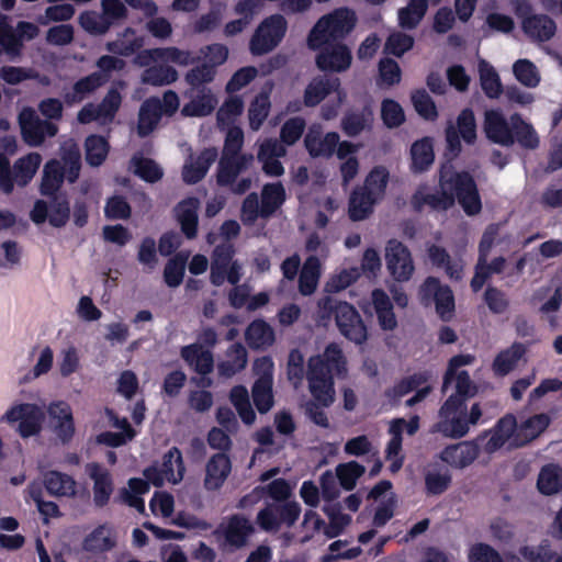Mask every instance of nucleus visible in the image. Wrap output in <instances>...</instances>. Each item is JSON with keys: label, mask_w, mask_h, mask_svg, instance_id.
<instances>
[{"label": "nucleus", "mask_w": 562, "mask_h": 562, "mask_svg": "<svg viewBox=\"0 0 562 562\" xmlns=\"http://www.w3.org/2000/svg\"><path fill=\"white\" fill-rule=\"evenodd\" d=\"M379 202L372 199L360 187L355 189L349 200V216L352 221H362L367 218Z\"/></svg>", "instance_id": "nucleus-49"}, {"label": "nucleus", "mask_w": 562, "mask_h": 562, "mask_svg": "<svg viewBox=\"0 0 562 562\" xmlns=\"http://www.w3.org/2000/svg\"><path fill=\"white\" fill-rule=\"evenodd\" d=\"M323 510L329 520L324 528V535L328 539L339 536L351 522V516L342 513L337 505H327Z\"/></svg>", "instance_id": "nucleus-55"}, {"label": "nucleus", "mask_w": 562, "mask_h": 562, "mask_svg": "<svg viewBox=\"0 0 562 562\" xmlns=\"http://www.w3.org/2000/svg\"><path fill=\"white\" fill-rule=\"evenodd\" d=\"M106 81V76L94 72L78 80L70 92L65 94V101L69 104L78 103L89 97Z\"/></svg>", "instance_id": "nucleus-44"}, {"label": "nucleus", "mask_w": 562, "mask_h": 562, "mask_svg": "<svg viewBox=\"0 0 562 562\" xmlns=\"http://www.w3.org/2000/svg\"><path fill=\"white\" fill-rule=\"evenodd\" d=\"M479 439L483 441L482 449L486 453L522 446L517 420L512 414L502 417L493 428L485 431Z\"/></svg>", "instance_id": "nucleus-9"}, {"label": "nucleus", "mask_w": 562, "mask_h": 562, "mask_svg": "<svg viewBox=\"0 0 562 562\" xmlns=\"http://www.w3.org/2000/svg\"><path fill=\"white\" fill-rule=\"evenodd\" d=\"M52 426L63 440L69 439L74 434L72 414L70 407L63 402L52 404L48 408Z\"/></svg>", "instance_id": "nucleus-37"}, {"label": "nucleus", "mask_w": 562, "mask_h": 562, "mask_svg": "<svg viewBox=\"0 0 562 562\" xmlns=\"http://www.w3.org/2000/svg\"><path fill=\"white\" fill-rule=\"evenodd\" d=\"M335 472L340 486L346 491H351L364 473V467L356 461H349L338 464Z\"/></svg>", "instance_id": "nucleus-60"}, {"label": "nucleus", "mask_w": 562, "mask_h": 562, "mask_svg": "<svg viewBox=\"0 0 562 562\" xmlns=\"http://www.w3.org/2000/svg\"><path fill=\"white\" fill-rule=\"evenodd\" d=\"M252 532L251 522L247 518L236 515L224 520L215 535L224 549L233 550L244 547Z\"/></svg>", "instance_id": "nucleus-18"}, {"label": "nucleus", "mask_w": 562, "mask_h": 562, "mask_svg": "<svg viewBox=\"0 0 562 562\" xmlns=\"http://www.w3.org/2000/svg\"><path fill=\"white\" fill-rule=\"evenodd\" d=\"M115 541L116 536L112 527L101 525L86 537L83 548L88 551L102 552L113 548Z\"/></svg>", "instance_id": "nucleus-46"}, {"label": "nucleus", "mask_w": 562, "mask_h": 562, "mask_svg": "<svg viewBox=\"0 0 562 562\" xmlns=\"http://www.w3.org/2000/svg\"><path fill=\"white\" fill-rule=\"evenodd\" d=\"M244 101L238 95L229 97L217 111V123L222 127H228L243 113Z\"/></svg>", "instance_id": "nucleus-63"}, {"label": "nucleus", "mask_w": 562, "mask_h": 562, "mask_svg": "<svg viewBox=\"0 0 562 562\" xmlns=\"http://www.w3.org/2000/svg\"><path fill=\"white\" fill-rule=\"evenodd\" d=\"M285 201V190L281 183L266 184L261 192V217L273 214Z\"/></svg>", "instance_id": "nucleus-50"}, {"label": "nucleus", "mask_w": 562, "mask_h": 562, "mask_svg": "<svg viewBox=\"0 0 562 562\" xmlns=\"http://www.w3.org/2000/svg\"><path fill=\"white\" fill-rule=\"evenodd\" d=\"M252 398L260 413H267L273 405L272 381L258 378L252 387Z\"/></svg>", "instance_id": "nucleus-62"}, {"label": "nucleus", "mask_w": 562, "mask_h": 562, "mask_svg": "<svg viewBox=\"0 0 562 562\" xmlns=\"http://www.w3.org/2000/svg\"><path fill=\"white\" fill-rule=\"evenodd\" d=\"M482 408L474 403L470 411L463 398L450 395L439 411L436 430L449 438L464 437L482 417Z\"/></svg>", "instance_id": "nucleus-3"}, {"label": "nucleus", "mask_w": 562, "mask_h": 562, "mask_svg": "<svg viewBox=\"0 0 562 562\" xmlns=\"http://www.w3.org/2000/svg\"><path fill=\"white\" fill-rule=\"evenodd\" d=\"M385 266L390 276L397 282L408 281L415 271L409 249L401 241L391 239L384 250Z\"/></svg>", "instance_id": "nucleus-15"}, {"label": "nucleus", "mask_w": 562, "mask_h": 562, "mask_svg": "<svg viewBox=\"0 0 562 562\" xmlns=\"http://www.w3.org/2000/svg\"><path fill=\"white\" fill-rule=\"evenodd\" d=\"M549 424L550 417L547 414H537L520 423L518 434L522 446L539 437Z\"/></svg>", "instance_id": "nucleus-53"}, {"label": "nucleus", "mask_w": 562, "mask_h": 562, "mask_svg": "<svg viewBox=\"0 0 562 562\" xmlns=\"http://www.w3.org/2000/svg\"><path fill=\"white\" fill-rule=\"evenodd\" d=\"M514 11L521 19V29L526 36L532 42H547L555 32V22L544 14H531V5L526 0H515Z\"/></svg>", "instance_id": "nucleus-11"}, {"label": "nucleus", "mask_w": 562, "mask_h": 562, "mask_svg": "<svg viewBox=\"0 0 562 562\" xmlns=\"http://www.w3.org/2000/svg\"><path fill=\"white\" fill-rule=\"evenodd\" d=\"M322 48L323 50L316 57L319 69L333 72H342L349 69L352 55L345 44L333 43Z\"/></svg>", "instance_id": "nucleus-24"}, {"label": "nucleus", "mask_w": 562, "mask_h": 562, "mask_svg": "<svg viewBox=\"0 0 562 562\" xmlns=\"http://www.w3.org/2000/svg\"><path fill=\"white\" fill-rule=\"evenodd\" d=\"M459 137L467 144H472L476 139L475 117L470 109H464L459 114L456 125L450 124L446 130L447 147L452 157H456L461 151Z\"/></svg>", "instance_id": "nucleus-21"}, {"label": "nucleus", "mask_w": 562, "mask_h": 562, "mask_svg": "<svg viewBox=\"0 0 562 562\" xmlns=\"http://www.w3.org/2000/svg\"><path fill=\"white\" fill-rule=\"evenodd\" d=\"M346 361L341 353H316L308 360L310 391L318 404L328 406L334 401V376L345 372Z\"/></svg>", "instance_id": "nucleus-2"}, {"label": "nucleus", "mask_w": 562, "mask_h": 562, "mask_svg": "<svg viewBox=\"0 0 562 562\" xmlns=\"http://www.w3.org/2000/svg\"><path fill=\"white\" fill-rule=\"evenodd\" d=\"M234 249L229 244L217 246L213 252L211 265V282L221 285L225 281L232 284L239 282L241 278V266L233 259Z\"/></svg>", "instance_id": "nucleus-14"}, {"label": "nucleus", "mask_w": 562, "mask_h": 562, "mask_svg": "<svg viewBox=\"0 0 562 562\" xmlns=\"http://www.w3.org/2000/svg\"><path fill=\"white\" fill-rule=\"evenodd\" d=\"M42 164V156L37 153H30L15 160L12 168L14 184L26 186L36 175Z\"/></svg>", "instance_id": "nucleus-40"}, {"label": "nucleus", "mask_w": 562, "mask_h": 562, "mask_svg": "<svg viewBox=\"0 0 562 562\" xmlns=\"http://www.w3.org/2000/svg\"><path fill=\"white\" fill-rule=\"evenodd\" d=\"M43 418L42 408L29 403L13 405L2 417L7 423L14 425L22 437L36 435Z\"/></svg>", "instance_id": "nucleus-16"}, {"label": "nucleus", "mask_w": 562, "mask_h": 562, "mask_svg": "<svg viewBox=\"0 0 562 562\" xmlns=\"http://www.w3.org/2000/svg\"><path fill=\"white\" fill-rule=\"evenodd\" d=\"M190 101L181 110L184 116H206L211 114L217 105V98L210 88L198 89L189 94Z\"/></svg>", "instance_id": "nucleus-31"}, {"label": "nucleus", "mask_w": 562, "mask_h": 562, "mask_svg": "<svg viewBox=\"0 0 562 562\" xmlns=\"http://www.w3.org/2000/svg\"><path fill=\"white\" fill-rule=\"evenodd\" d=\"M161 117L160 100L153 98L146 100L139 110L137 132L140 136L151 133Z\"/></svg>", "instance_id": "nucleus-43"}, {"label": "nucleus", "mask_w": 562, "mask_h": 562, "mask_svg": "<svg viewBox=\"0 0 562 562\" xmlns=\"http://www.w3.org/2000/svg\"><path fill=\"white\" fill-rule=\"evenodd\" d=\"M43 483L47 492L57 497H74L77 493L76 481L64 473L49 471L44 474Z\"/></svg>", "instance_id": "nucleus-39"}, {"label": "nucleus", "mask_w": 562, "mask_h": 562, "mask_svg": "<svg viewBox=\"0 0 562 562\" xmlns=\"http://www.w3.org/2000/svg\"><path fill=\"white\" fill-rule=\"evenodd\" d=\"M484 131L486 136L494 143L501 145H512L514 143L512 119L508 122L498 110L485 112Z\"/></svg>", "instance_id": "nucleus-27"}, {"label": "nucleus", "mask_w": 562, "mask_h": 562, "mask_svg": "<svg viewBox=\"0 0 562 562\" xmlns=\"http://www.w3.org/2000/svg\"><path fill=\"white\" fill-rule=\"evenodd\" d=\"M19 123L24 142L33 147L40 146L46 137H53L58 132L54 123L40 120L30 108L21 111Z\"/></svg>", "instance_id": "nucleus-19"}, {"label": "nucleus", "mask_w": 562, "mask_h": 562, "mask_svg": "<svg viewBox=\"0 0 562 562\" xmlns=\"http://www.w3.org/2000/svg\"><path fill=\"white\" fill-rule=\"evenodd\" d=\"M122 97L115 89L110 90L102 102L98 105L88 103L78 113V121L81 124L97 122L100 125L110 124L120 109Z\"/></svg>", "instance_id": "nucleus-20"}, {"label": "nucleus", "mask_w": 562, "mask_h": 562, "mask_svg": "<svg viewBox=\"0 0 562 562\" xmlns=\"http://www.w3.org/2000/svg\"><path fill=\"white\" fill-rule=\"evenodd\" d=\"M157 64V66L149 67L143 72V82L153 86H164L172 83L178 79V72L175 68L165 65L166 63Z\"/></svg>", "instance_id": "nucleus-58"}, {"label": "nucleus", "mask_w": 562, "mask_h": 562, "mask_svg": "<svg viewBox=\"0 0 562 562\" xmlns=\"http://www.w3.org/2000/svg\"><path fill=\"white\" fill-rule=\"evenodd\" d=\"M86 160L90 166L98 167L109 154L108 140L98 135H91L86 139Z\"/></svg>", "instance_id": "nucleus-59"}, {"label": "nucleus", "mask_w": 562, "mask_h": 562, "mask_svg": "<svg viewBox=\"0 0 562 562\" xmlns=\"http://www.w3.org/2000/svg\"><path fill=\"white\" fill-rule=\"evenodd\" d=\"M184 465L179 449L172 448L165 456L160 468L150 467L144 471L145 477L155 486L165 483L177 484L183 479Z\"/></svg>", "instance_id": "nucleus-17"}, {"label": "nucleus", "mask_w": 562, "mask_h": 562, "mask_svg": "<svg viewBox=\"0 0 562 562\" xmlns=\"http://www.w3.org/2000/svg\"><path fill=\"white\" fill-rule=\"evenodd\" d=\"M286 31V21L280 14L263 20L250 41V52L254 55H263L272 50L283 38Z\"/></svg>", "instance_id": "nucleus-12"}, {"label": "nucleus", "mask_w": 562, "mask_h": 562, "mask_svg": "<svg viewBox=\"0 0 562 562\" xmlns=\"http://www.w3.org/2000/svg\"><path fill=\"white\" fill-rule=\"evenodd\" d=\"M193 61L194 57L190 52L177 47L146 49L134 59V63L140 67L149 66L151 63H173L179 66H189Z\"/></svg>", "instance_id": "nucleus-25"}, {"label": "nucleus", "mask_w": 562, "mask_h": 562, "mask_svg": "<svg viewBox=\"0 0 562 562\" xmlns=\"http://www.w3.org/2000/svg\"><path fill=\"white\" fill-rule=\"evenodd\" d=\"M108 416L110 418L111 425L117 429H121V432H103L98 436V442L104 443L110 447H120L125 445L127 441H131L136 432L133 430L126 420V418H119L112 412H108Z\"/></svg>", "instance_id": "nucleus-41"}, {"label": "nucleus", "mask_w": 562, "mask_h": 562, "mask_svg": "<svg viewBox=\"0 0 562 562\" xmlns=\"http://www.w3.org/2000/svg\"><path fill=\"white\" fill-rule=\"evenodd\" d=\"M372 304L381 328L384 330L394 329L397 321L389 295L382 290H374L372 292Z\"/></svg>", "instance_id": "nucleus-42"}, {"label": "nucleus", "mask_w": 562, "mask_h": 562, "mask_svg": "<svg viewBox=\"0 0 562 562\" xmlns=\"http://www.w3.org/2000/svg\"><path fill=\"white\" fill-rule=\"evenodd\" d=\"M432 385L434 382L430 374L418 373L401 381L389 395L393 398H400L409 392H415V395L406 401L407 406H413L422 402L429 394Z\"/></svg>", "instance_id": "nucleus-26"}, {"label": "nucleus", "mask_w": 562, "mask_h": 562, "mask_svg": "<svg viewBox=\"0 0 562 562\" xmlns=\"http://www.w3.org/2000/svg\"><path fill=\"white\" fill-rule=\"evenodd\" d=\"M389 179L390 172L387 168L384 166H375L367 175L363 186L360 188L372 196V199L380 202L385 195Z\"/></svg>", "instance_id": "nucleus-45"}, {"label": "nucleus", "mask_w": 562, "mask_h": 562, "mask_svg": "<svg viewBox=\"0 0 562 562\" xmlns=\"http://www.w3.org/2000/svg\"><path fill=\"white\" fill-rule=\"evenodd\" d=\"M497 237V227L490 226L483 234L482 240L480 243V258L476 265L475 274L471 281V288L474 292H477L482 289L483 284L487 280V273L484 272L485 269V257L490 249L492 248L495 239Z\"/></svg>", "instance_id": "nucleus-38"}, {"label": "nucleus", "mask_w": 562, "mask_h": 562, "mask_svg": "<svg viewBox=\"0 0 562 562\" xmlns=\"http://www.w3.org/2000/svg\"><path fill=\"white\" fill-rule=\"evenodd\" d=\"M428 8L427 0H411L408 5L398 10V23L404 29L416 27Z\"/></svg>", "instance_id": "nucleus-56"}, {"label": "nucleus", "mask_w": 562, "mask_h": 562, "mask_svg": "<svg viewBox=\"0 0 562 562\" xmlns=\"http://www.w3.org/2000/svg\"><path fill=\"white\" fill-rule=\"evenodd\" d=\"M319 310L325 317V313L335 312L337 326L341 334L349 340L361 344L367 339V328L363 325L358 312L346 302L334 303L327 297L318 303Z\"/></svg>", "instance_id": "nucleus-8"}, {"label": "nucleus", "mask_w": 562, "mask_h": 562, "mask_svg": "<svg viewBox=\"0 0 562 562\" xmlns=\"http://www.w3.org/2000/svg\"><path fill=\"white\" fill-rule=\"evenodd\" d=\"M418 295L420 301L428 305L435 303L436 313L443 321L452 318L454 313V296L448 285H443L436 278L429 277L420 285Z\"/></svg>", "instance_id": "nucleus-13"}, {"label": "nucleus", "mask_w": 562, "mask_h": 562, "mask_svg": "<svg viewBox=\"0 0 562 562\" xmlns=\"http://www.w3.org/2000/svg\"><path fill=\"white\" fill-rule=\"evenodd\" d=\"M86 471L93 481L94 503L98 506L105 505L113 492V484L109 471L95 463L88 464Z\"/></svg>", "instance_id": "nucleus-33"}, {"label": "nucleus", "mask_w": 562, "mask_h": 562, "mask_svg": "<svg viewBox=\"0 0 562 562\" xmlns=\"http://www.w3.org/2000/svg\"><path fill=\"white\" fill-rule=\"evenodd\" d=\"M285 153V147L276 139H266L259 145L257 157L266 175L271 177L283 175L284 168L278 158L283 157Z\"/></svg>", "instance_id": "nucleus-28"}, {"label": "nucleus", "mask_w": 562, "mask_h": 562, "mask_svg": "<svg viewBox=\"0 0 562 562\" xmlns=\"http://www.w3.org/2000/svg\"><path fill=\"white\" fill-rule=\"evenodd\" d=\"M418 428V416H413L408 422L397 418L390 423L389 432L392 438L386 448V460L390 462L391 472H397L403 465V457L401 456L403 430L405 429L408 435H414Z\"/></svg>", "instance_id": "nucleus-22"}, {"label": "nucleus", "mask_w": 562, "mask_h": 562, "mask_svg": "<svg viewBox=\"0 0 562 562\" xmlns=\"http://www.w3.org/2000/svg\"><path fill=\"white\" fill-rule=\"evenodd\" d=\"M200 202L198 199L188 198L181 201L176 209V216L181 225L183 234L188 238L196 236L198 210Z\"/></svg>", "instance_id": "nucleus-36"}, {"label": "nucleus", "mask_w": 562, "mask_h": 562, "mask_svg": "<svg viewBox=\"0 0 562 562\" xmlns=\"http://www.w3.org/2000/svg\"><path fill=\"white\" fill-rule=\"evenodd\" d=\"M272 90V85L269 83L266 89L260 92L250 103L248 109L249 126L252 131H258L270 111L269 94Z\"/></svg>", "instance_id": "nucleus-47"}, {"label": "nucleus", "mask_w": 562, "mask_h": 562, "mask_svg": "<svg viewBox=\"0 0 562 562\" xmlns=\"http://www.w3.org/2000/svg\"><path fill=\"white\" fill-rule=\"evenodd\" d=\"M63 165L59 160H50L44 166L41 191L43 194L55 193L61 184L63 178L74 182L80 170V155L77 146L72 143L65 147Z\"/></svg>", "instance_id": "nucleus-6"}, {"label": "nucleus", "mask_w": 562, "mask_h": 562, "mask_svg": "<svg viewBox=\"0 0 562 562\" xmlns=\"http://www.w3.org/2000/svg\"><path fill=\"white\" fill-rule=\"evenodd\" d=\"M480 82L484 93L491 99H497L503 92V85L495 68L486 60L479 61Z\"/></svg>", "instance_id": "nucleus-51"}, {"label": "nucleus", "mask_w": 562, "mask_h": 562, "mask_svg": "<svg viewBox=\"0 0 562 562\" xmlns=\"http://www.w3.org/2000/svg\"><path fill=\"white\" fill-rule=\"evenodd\" d=\"M216 157L217 150L215 148L205 149L196 157L190 156L183 166V180L187 183H195L200 181L205 176Z\"/></svg>", "instance_id": "nucleus-32"}, {"label": "nucleus", "mask_w": 562, "mask_h": 562, "mask_svg": "<svg viewBox=\"0 0 562 562\" xmlns=\"http://www.w3.org/2000/svg\"><path fill=\"white\" fill-rule=\"evenodd\" d=\"M231 460L224 453L213 456L206 463L204 485L207 490L220 488L231 473Z\"/></svg>", "instance_id": "nucleus-34"}, {"label": "nucleus", "mask_w": 562, "mask_h": 562, "mask_svg": "<svg viewBox=\"0 0 562 562\" xmlns=\"http://www.w3.org/2000/svg\"><path fill=\"white\" fill-rule=\"evenodd\" d=\"M331 92L336 95L334 105H326L323 108L322 115L326 120L334 119L338 109L340 108L346 94L340 88L338 78L329 79L318 77L313 79L306 87L304 92V103L307 106H315L321 103Z\"/></svg>", "instance_id": "nucleus-10"}, {"label": "nucleus", "mask_w": 562, "mask_h": 562, "mask_svg": "<svg viewBox=\"0 0 562 562\" xmlns=\"http://www.w3.org/2000/svg\"><path fill=\"white\" fill-rule=\"evenodd\" d=\"M68 217L69 206L61 198H56L49 209L45 202L37 201L31 212V218L36 224L44 223L48 218L52 225L61 226L68 221Z\"/></svg>", "instance_id": "nucleus-29"}, {"label": "nucleus", "mask_w": 562, "mask_h": 562, "mask_svg": "<svg viewBox=\"0 0 562 562\" xmlns=\"http://www.w3.org/2000/svg\"><path fill=\"white\" fill-rule=\"evenodd\" d=\"M409 154L412 171L415 173L426 171L435 160L432 138L424 137L417 139L412 144Z\"/></svg>", "instance_id": "nucleus-35"}, {"label": "nucleus", "mask_w": 562, "mask_h": 562, "mask_svg": "<svg viewBox=\"0 0 562 562\" xmlns=\"http://www.w3.org/2000/svg\"><path fill=\"white\" fill-rule=\"evenodd\" d=\"M458 200L468 215H475L482 209L476 186L469 173L457 172L451 164L440 169L439 190L431 193L427 187H420L413 196L416 207L428 205L434 210H448Z\"/></svg>", "instance_id": "nucleus-1"}, {"label": "nucleus", "mask_w": 562, "mask_h": 562, "mask_svg": "<svg viewBox=\"0 0 562 562\" xmlns=\"http://www.w3.org/2000/svg\"><path fill=\"white\" fill-rule=\"evenodd\" d=\"M321 276L319 260L311 256L304 263L300 276V292L304 295L312 294L318 284Z\"/></svg>", "instance_id": "nucleus-57"}, {"label": "nucleus", "mask_w": 562, "mask_h": 562, "mask_svg": "<svg viewBox=\"0 0 562 562\" xmlns=\"http://www.w3.org/2000/svg\"><path fill=\"white\" fill-rule=\"evenodd\" d=\"M537 486L544 495L560 492L562 490V470L552 464L543 467L539 473Z\"/></svg>", "instance_id": "nucleus-54"}, {"label": "nucleus", "mask_w": 562, "mask_h": 562, "mask_svg": "<svg viewBox=\"0 0 562 562\" xmlns=\"http://www.w3.org/2000/svg\"><path fill=\"white\" fill-rule=\"evenodd\" d=\"M244 142V134L239 127H229L227 131L223 157L220 161L217 180L221 184H231L239 172L247 169L252 155H238Z\"/></svg>", "instance_id": "nucleus-5"}, {"label": "nucleus", "mask_w": 562, "mask_h": 562, "mask_svg": "<svg viewBox=\"0 0 562 562\" xmlns=\"http://www.w3.org/2000/svg\"><path fill=\"white\" fill-rule=\"evenodd\" d=\"M477 454L479 448L474 442L463 441L443 449L440 459L452 468L463 469L470 465Z\"/></svg>", "instance_id": "nucleus-30"}, {"label": "nucleus", "mask_w": 562, "mask_h": 562, "mask_svg": "<svg viewBox=\"0 0 562 562\" xmlns=\"http://www.w3.org/2000/svg\"><path fill=\"white\" fill-rule=\"evenodd\" d=\"M471 356L458 355L450 360L449 368L445 378L443 389L453 385L456 395L459 398L474 396L477 392L476 386L471 382L468 373L460 370V367L471 362Z\"/></svg>", "instance_id": "nucleus-23"}, {"label": "nucleus", "mask_w": 562, "mask_h": 562, "mask_svg": "<svg viewBox=\"0 0 562 562\" xmlns=\"http://www.w3.org/2000/svg\"><path fill=\"white\" fill-rule=\"evenodd\" d=\"M148 483L150 482L147 479H131L128 481V488L122 492L123 501L143 513L145 510V504L140 495L146 494L149 491Z\"/></svg>", "instance_id": "nucleus-61"}, {"label": "nucleus", "mask_w": 562, "mask_h": 562, "mask_svg": "<svg viewBox=\"0 0 562 562\" xmlns=\"http://www.w3.org/2000/svg\"><path fill=\"white\" fill-rule=\"evenodd\" d=\"M143 45V37L136 36L133 30L127 29L116 41L109 43L108 48L113 53L127 56L133 54Z\"/></svg>", "instance_id": "nucleus-64"}, {"label": "nucleus", "mask_w": 562, "mask_h": 562, "mask_svg": "<svg viewBox=\"0 0 562 562\" xmlns=\"http://www.w3.org/2000/svg\"><path fill=\"white\" fill-rule=\"evenodd\" d=\"M305 147L313 157H330L335 149L338 159H345L348 155L357 154L359 145L344 140L339 142V135L329 132L323 135L319 125H312L304 138Z\"/></svg>", "instance_id": "nucleus-7"}, {"label": "nucleus", "mask_w": 562, "mask_h": 562, "mask_svg": "<svg viewBox=\"0 0 562 562\" xmlns=\"http://www.w3.org/2000/svg\"><path fill=\"white\" fill-rule=\"evenodd\" d=\"M356 23L357 15L348 8H339L323 15L308 34V47L321 49L325 45L339 43L355 29Z\"/></svg>", "instance_id": "nucleus-4"}, {"label": "nucleus", "mask_w": 562, "mask_h": 562, "mask_svg": "<svg viewBox=\"0 0 562 562\" xmlns=\"http://www.w3.org/2000/svg\"><path fill=\"white\" fill-rule=\"evenodd\" d=\"M246 340L251 348H269L274 341V331L265 321L256 319L246 330Z\"/></svg>", "instance_id": "nucleus-48"}, {"label": "nucleus", "mask_w": 562, "mask_h": 562, "mask_svg": "<svg viewBox=\"0 0 562 562\" xmlns=\"http://www.w3.org/2000/svg\"><path fill=\"white\" fill-rule=\"evenodd\" d=\"M515 79L527 88H537L541 81L538 67L527 58H520L513 64Z\"/></svg>", "instance_id": "nucleus-52"}]
</instances>
